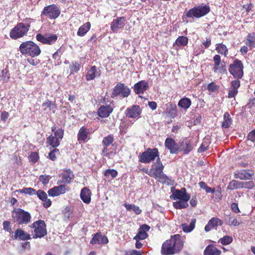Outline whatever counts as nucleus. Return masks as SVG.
Here are the masks:
<instances>
[{
	"label": "nucleus",
	"mask_w": 255,
	"mask_h": 255,
	"mask_svg": "<svg viewBox=\"0 0 255 255\" xmlns=\"http://www.w3.org/2000/svg\"><path fill=\"white\" fill-rule=\"evenodd\" d=\"M246 44L248 46L250 49L255 47V33H249L246 38Z\"/></svg>",
	"instance_id": "nucleus-35"
},
{
	"label": "nucleus",
	"mask_w": 255,
	"mask_h": 255,
	"mask_svg": "<svg viewBox=\"0 0 255 255\" xmlns=\"http://www.w3.org/2000/svg\"><path fill=\"white\" fill-rule=\"evenodd\" d=\"M126 18L124 16L117 17L114 19L110 24V28L114 33L118 32L120 30L124 28L125 25Z\"/></svg>",
	"instance_id": "nucleus-15"
},
{
	"label": "nucleus",
	"mask_w": 255,
	"mask_h": 255,
	"mask_svg": "<svg viewBox=\"0 0 255 255\" xmlns=\"http://www.w3.org/2000/svg\"><path fill=\"white\" fill-rule=\"evenodd\" d=\"M150 229V227L146 224H143L140 227L137 235L133 238L135 240L145 239L148 237L147 232Z\"/></svg>",
	"instance_id": "nucleus-25"
},
{
	"label": "nucleus",
	"mask_w": 255,
	"mask_h": 255,
	"mask_svg": "<svg viewBox=\"0 0 255 255\" xmlns=\"http://www.w3.org/2000/svg\"><path fill=\"white\" fill-rule=\"evenodd\" d=\"M3 225V229L8 232L9 233H11L12 232V229L11 226V223L9 221H4L2 224Z\"/></svg>",
	"instance_id": "nucleus-55"
},
{
	"label": "nucleus",
	"mask_w": 255,
	"mask_h": 255,
	"mask_svg": "<svg viewBox=\"0 0 255 255\" xmlns=\"http://www.w3.org/2000/svg\"><path fill=\"white\" fill-rule=\"evenodd\" d=\"M232 121L230 114L226 112L224 115V120L222 124L223 128H228L232 124Z\"/></svg>",
	"instance_id": "nucleus-39"
},
{
	"label": "nucleus",
	"mask_w": 255,
	"mask_h": 255,
	"mask_svg": "<svg viewBox=\"0 0 255 255\" xmlns=\"http://www.w3.org/2000/svg\"><path fill=\"white\" fill-rule=\"evenodd\" d=\"M241 86V82L239 79H236L233 80L231 83V88L238 90L239 88Z\"/></svg>",
	"instance_id": "nucleus-59"
},
{
	"label": "nucleus",
	"mask_w": 255,
	"mask_h": 255,
	"mask_svg": "<svg viewBox=\"0 0 255 255\" xmlns=\"http://www.w3.org/2000/svg\"><path fill=\"white\" fill-rule=\"evenodd\" d=\"M29 227L34 229V235L33 236V239L41 238L47 234L46 225L43 220H39L35 221Z\"/></svg>",
	"instance_id": "nucleus-9"
},
{
	"label": "nucleus",
	"mask_w": 255,
	"mask_h": 255,
	"mask_svg": "<svg viewBox=\"0 0 255 255\" xmlns=\"http://www.w3.org/2000/svg\"><path fill=\"white\" fill-rule=\"evenodd\" d=\"M196 220L193 219L191 220L189 225L184 223L182 224V227L183 231L185 233H189L191 232L195 228Z\"/></svg>",
	"instance_id": "nucleus-42"
},
{
	"label": "nucleus",
	"mask_w": 255,
	"mask_h": 255,
	"mask_svg": "<svg viewBox=\"0 0 255 255\" xmlns=\"http://www.w3.org/2000/svg\"><path fill=\"white\" fill-rule=\"evenodd\" d=\"M244 64L242 61L238 59L234 60L233 62L230 64L229 71L234 78L240 79L244 76Z\"/></svg>",
	"instance_id": "nucleus-8"
},
{
	"label": "nucleus",
	"mask_w": 255,
	"mask_h": 255,
	"mask_svg": "<svg viewBox=\"0 0 255 255\" xmlns=\"http://www.w3.org/2000/svg\"><path fill=\"white\" fill-rule=\"evenodd\" d=\"M113 111V108L110 105L101 106L98 109V115L102 118L108 117Z\"/></svg>",
	"instance_id": "nucleus-27"
},
{
	"label": "nucleus",
	"mask_w": 255,
	"mask_h": 255,
	"mask_svg": "<svg viewBox=\"0 0 255 255\" xmlns=\"http://www.w3.org/2000/svg\"><path fill=\"white\" fill-rule=\"evenodd\" d=\"M61 13L60 8L55 4L45 6L41 11V16H45L50 19H55Z\"/></svg>",
	"instance_id": "nucleus-11"
},
{
	"label": "nucleus",
	"mask_w": 255,
	"mask_h": 255,
	"mask_svg": "<svg viewBox=\"0 0 255 255\" xmlns=\"http://www.w3.org/2000/svg\"><path fill=\"white\" fill-rule=\"evenodd\" d=\"M229 221L231 224L234 226H238L242 223L241 221H239L236 218L234 217H230Z\"/></svg>",
	"instance_id": "nucleus-61"
},
{
	"label": "nucleus",
	"mask_w": 255,
	"mask_h": 255,
	"mask_svg": "<svg viewBox=\"0 0 255 255\" xmlns=\"http://www.w3.org/2000/svg\"><path fill=\"white\" fill-rule=\"evenodd\" d=\"M238 93V90L231 88V89L229 90L227 97L230 99L235 98V96L237 95Z\"/></svg>",
	"instance_id": "nucleus-62"
},
{
	"label": "nucleus",
	"mask_w": 255,
	"mask_h": 255,
	"mask_svg": "<svg viewBox=\"0 0 255 255\" xmlns=\"http://www.w3.org/2000/svg\"><path fill=\"white\" fill-rule=\"evenodd\" d=\"M160 157L158 148H147L144 152L140 153L139 161L141 163H148Z\"/></svg>",
	"instance_id": "nucleus-7"
},
{
	"label": "nucleus",
	"mask_w": 255,
	"mask_h": 255,
	"mask_svg": "<svg viewBox=\"0 0 255 255\" xmlns=\"http://www.w3.org/2000/svg\"><path fill=\"white\" fill-rule=\"evenodd\" d=\"M89 133L88 129L84 127H81L78 133L77 138L79 142H85L88 137Z\"/></svg>",
	"instance_id": "nucleus-33"
},
{
	"label": "nucleus",
	"mask_w": 255,
	"mask_h": 255,
	"mask_svg": "<svg viewBox=\"0 0 255 255\" xmlns=\"http://www.w3.org/2000/svg\"><path fill=\"white\" fill-rule=\"evenodd\" d=\"M91 194L90 190L85 187L81 191L80 198L84 203L88 204L91 201Z\"/></svg>",
	"instance_id": "nucleus-30"
},
{
	"label": "nucleus",
	"mask_w": 255,
	"mask_h": 255,
	"mask_svg": "<svg viewBox=\"0 0 255 255\" xmlns=\"http://www.w3.org/2000/svg\"><path fill=\"white\" fill-rule=\"evenodd\" d=\"M114 140V137L113 135L109 134L103 138L102 140L103 146H109L113 142Z\"/></svg>",
	"instance_id": "nucleus-46"
},
{
	"label": "nucleus",
	"mask_w": 255,
	"mask_h": 255,
	"mask_svg": "<svg viewBox=\"0 0 255 255\" xmlns=\"http://www.w3.org/2000/svg\"><path fill=\"white\" fill-rule=\"evenodd\" d=\"M39 156L37 152H32L29 156V160L30 162L35 163L39 159Z\"/></svg>",
	"instance_id": "nucleus-54"
},
{
	"label": "nucleus",
	"mask_w": 255,
	"mask_h": 255,
	"mask_svg": "<svg viewBox=\"0 0 255 255\" xmlns=\"http://www.w3.org/2000/svg\"><path fill=\"white\" fill-rule=\"evenodd\" d=\"M164 166L160 158L156 159V161L151 165L150 169L151 177L157 179L158 181L162 184L173 185V181L163 173Z\"/></svg>",
	"instance_id": "nucleus-2"
},
{
	"label": "nucleus",
	"mask_w": 255,
	"mask_h": 255,
	"mask_svg": "<svg viewBox=\"0 0 255 255\" xmlns=\"http://www.w3.org/2000/svg\"><path fill=\"white\" fill-rule=\"evenodd\" d=\"M233 242V238L229 236H225L220 239V242L223 245H227Z\"/></svg>",
	"instance_id": "nucleus-53"
},
{
	"label": "nucleus",
	"mask_w": 255,
	"mask_h": 255,
	"mask_svg": "<svg viewBox=\"0 0 255 255\" xmlns=\"http://www.w3.org/2000/svg\"><path fill=\"white\" fill-rule=\"evenodd\" d=\"M60 176L62 180L59 181L58 183H61L70 184L75 178V175L70 169H64L63 172L60 174Z\"/></svg>",
	"instance_id": "nucleus-20"
},
{
	"label": "nucleus",
	"mask_w": 255,
	"mask_h": 255,
	"mask_svg": "<svg viewBox=\"0 0 255 255\" xmlns=\"http://www.w3.org/2000/svg\"><path fill=\"white\" fill-rule=\"evenodd\" d=\"M191 100L186 97L181 99L178 103V106L185 110L188 109L191 106Z\"/></svg>",
	"instance_id": "nucleus-36"
},
{
	"label": "nucleus",
	"mask_w": 255,
	"mask_h": 255,
	"mask_svg": "<svg viewBox=\"0 0 255 255\" xmlns=\"http://www.w3.org/2000/svg\"><path fill=\"white\" fill-rule=\"evenodd\" d=\"M42 106L43 107H46L48 108V109L51 111L53 109H56V105L55 101H51L49 100H47L44 103L42 104Z\"/></svg>",
	"instance_id": "nucleus-48"
},
{
	"label": "nucleus",
	"mask_w": 255,
	"mask_h": 255,
	"mask_svg": "<svg viewBox=\"0 0 255 255\" xmlns=\"http://www.w3.org/2000/svg\"><path fill=\"white\" fill-rule=\"evenodd\" d=\"M183 242L179 234L171 236L162 245L161 254L162 255H172L178 253L182 249Z\"/></svg>",
	"instance_id": "nucleus-1"
},
{
	"label": "nucleus",
	"mask_w": 255,
	"mask_h": 255,
	"mask_svg": "<svg viewBox=\"0 0 255 255\" xmlns=\"http://www.w3.org/2000/svg\"><path fill=\"white\" fill-rule=\"evenodd\" d=\"M91 27V24L90 22H87L83 24L79 28L77 33V35L80 37L84 36L90 29Z\"/></svg>",
	"instance_id": "nucleus-34"
},
{
	"label": "nucleus",
	"mask_w": 255,
	"mask_h": 255,
	"mask_svg": "<svg viewBox=\"0 0 255 255\" xmlns=\"http://www.w3.org/2000/svg\"><path fill=\"white\" fill-rule=\"evenodd\" d=\"M80 64L76 61H72L69 66L71 73L78 72V71L80 70Z\"/></svg>",
	"instance_id": "nucleus-49"
},
{
	"label": "nucleus",
	"mask_w": 255,
	"mask_h": 255,
	"mask_svg": "<svg viewBox=\"0 0 255 255\" xmlns=\"http://www.w3.org/2000/svg\"><path fill=\"white\" fill-rule=\"evenodd\" d=\"M214 62L213 70L215 72H219L220 74H224L226 71V65L224 62H221V56L219 55H215L213 57Z\"/></svg>",
	"instance_id": "nucleus-17"
},
{
	"label": "nucleus",
	"mask_w": 255,
	"mask_h": 255,
	"mask_svg": "<svg viewBox=\"0 0 255 255\" xmlns=\"http://www.w3.org/2000/svg\"><path fill=\"white\" fill-rule=\"evenodd\" d=\"M59 150L57 148H54L48 154V157L52 161L56 159V153L59 152Z\"/></svg>",
	"instance_id": "nucleus-56"
},
{
	"label": "nucleus",
	"mask_w": 255,
	"mask_h": 255,
	"mask_svg": "<svg viewBox=\"0 0 255 255\" xmlns=\"http://www.w3.org/2000/svg\"><path fill=\"white\" fill-rule=\"evenodd\" d=\"M188 43V38L184 36H179L176 40L175 44L178 46H186Z\"/></svg>",
	"instance_id": "nucleus-44"
},
{
	"label": "nucleus",
	"mask_w": 255,
	"mask_h": 255,
	"mask_svg": "<svg viewBox=\"0 0 255 255\" xmlns=\"http://www.w3.org/2000/svg\"><path fill=\"white\" fill-rule=\"evenodd\" d=\"M30 21H34L31 18H26L25 22H19L9 32V36L12 39L16 40L27 35L31 26Z\"/></svg>",
	"instance_id": "nucleus-3"
},
{
	"label": "nucleus",
	"mask_w": 255,
	"mask_h": 255,
	"mask_svg": "<svg viewBox=\"0 0 255 255\" xmlns=\"http://www.w3.org/2000/svg\"><path fill=\"white\" fill-rule=\"evenodd\" d=\"M50 179L51 177L50 175H41L39 176V180L44 185L47 184L49 183Z\"/></svg>",
	"instance_id": "nucleus-58"
},
{
	"label": "nucleus",
	"mask_w": 255,
	"mask_h": 255,
	"mask_svg": "<svg viewBox=\"0 0 255 255\" xmlns=\"http://www.w3.org/2000/svg\"><path fill=\"white\" fill-rule=\"evenodd\" d=\"M38 197L42 201L44 199H46V198L47 197V194L43 190H38L36 192Z\"/></svg>",
	"instance_id": "nucleus-60"
},
{
	"label": "nucleus",
	"mask_w": 255,
	"mask_h": 255,
	"mask_svg": "<svg viewBox=\"0 0 255 255\" xmlns=\"http://www.w3.org/2000/svg\"><path fill=\"white\" fill-rule=\"evenodd\" d=\"M231 209L235 213H238L240 212L238 207V204L237 203H233L231 204Z\"/></svg>",
	"instance_id": "nucleus-64"
},
{
	"label": "nucleus",
	"mask_w": 255,
	"mask_h": 255,
	"mask_svg": "<svg viewBox=\"0 0 255 255\" xmlns=\"http://www.w3.org/2000/svg\"><path fill=\"white\" fill-rule=\"evenodd\" d=\"M219 89V86L214 82L209 83L207 86V89L210 93L217 92Z\"/></svg>",
	"instance_id": "nucleus-51"
},
{
	"label": "nucleus",
	"mask_w": 255,
	"mask_h": 255,
	"mask_svg": "<svg viewBox=\"0 0 255 255\" xmlns=\"http://www.w3.org/2000/svg\"><path fill=\"white\" fill-rule=\"evenodd\" d=\"M101 71L100 68L96 66H92L87 71L85 75V79L87 81L93 80L96 77H99L101 75Z\"/></svg>",
	"instance_id": "nucleus-21"
},
{
	"label": "nucleus",
	"mask_w": 255,
	"mask_h": 255,
	"mask_svg": "<svg viewBox=\"0 0 255 255\" xmlns=\"http://www.w3.org/2000/svg\"><path fill=\"white\" fill-rule=\"evenodd\" d=\"M36 40L44 44L52 45L54 44L58 39V36L55 34L47 33L43 35L38 33L36 35Z\"/></svg>",
	"instance_id": "nucleus-13"
},
{
	"label": "nucleus",
	"mask_w": 255,
	"mask_h": 255,
	"mask_svg": "<svg viewBox=\"0 0 255 255\" xmlns=\"http://www.w3.org/2000/svg\"><path fill=\"white\" fill-rule=\"evenodd\" d=\"M131 90L124 83L119 82L114 87L111 94V97L114 98L121 96L123 98H127L130 94Z\"/></svg>",
	"instance_id": "nucleus-10"
},
{
	"label": "nucleus",
	"mask_w": 255,
	"mask_h": 255,
	"mask_svg": "<svg viewBox=\"0 0 255 255\" xmlns=\"http://www.w3.org/2000/svg\"><path fill=\"white\" fill-rule=\"evenodd\" d=\"M216 50L219 54L223 55L226 57L228 54V49L223 43H218L216 45Z\"/></svg>",
	"instance_id": "nucleus-38"
},
{
	"label": "nucleus",
	"mask_w": 255,
	"mask_h": 255,
	"mask_svg": "<svg viewBox=\"0 0 255 255\" xmlns=\"http://www.w3.org/2000/svg\"><path fill=\"white\" fill-rule=\"evenodd\" d=\"M190 197V194L187 193L186 189L185 188H182L181 189H175L170 196V198L174 200L178 199L189 201Z\"/></svg>",
	"instance_id": "nucleus-16"
},
{
	"label": "nucleus",
	"mask_w": 255,
	"mask_h": 255,
	"mask_svg": "<svg viewBox=\"0 0 255 255\" xmlns=\"http://www.w3.org/2000/svg\"><path fill=\"white\" fill-rule=\"evenodd\" d=\"M248 140L252 142H255V129L251 130L248 134L247 137Z\"/></svg>",
	"instance_id": "nucleus-63"
},
{
	"label": "nucleus",
	"mask_w": 255,
	"mask_h": 255,
	"mask_svg": "<svg viewBox=\"0 0 255 255\" xmlns=\"http://www.w3.org/2000/svg\"><path fill=\"white\" fill-rule=\"evenodd\" d=\"M221 251L213 245H208L204 251V255H220Z\"/></svg>",
	"instance_id": "nucleus-32"
},
{
	"label": "nucleus",
	"mask_w": 255,
	"mask_h": 255,
	"mask_svg": "<svg viewBox=\"0 0 255 255\" xmlns=\"http://www.w3.org/2000/svg\"><path fill=\"white\" fill-rule=\"evenodd\" d=\"M177 112L176 105L169 103L166 105V108L164 113L168 117L173 119L177 116Z\"/></svg>",
	"instance_id": "nucleus-26"
},
{
	"label": "nucleus",
	"mask_w": 255,
	"mask_h": 255,
	"mask_svg": "<svg viewBox=\"0 0 255 255\" xmlns=\"http://www.w3.org/2000/svg\"><path fill=\"white\" fill-rule=\"evenodd\" d=\"M195 146L192 137H184L179 141V152L188 154L194 149Z\"/></svg>",
	"instance_id": "nucleus-12"
},
{
	"label": "nucleus",
	"mask_w": 255,
	"mask_h": 255,
	"mask_svg": "<svg viewBox=\"0 0 255 255\" xmlns=\"http://www.w3.org/2000/svg\"><path fill=\"white\" fill-rule=\"evenodd\" d=\"M188 201L180 200L173 202V206L176 209H182L188 207Z\"/></svg>",
	"instance_id": "nucleus-40"
},
{
	"label": "nucleus",
	"mask_w": 255,
	"mask_h": 255,
	"mask_svg": "<svg viewBox=\"0 0 255 255\" xmlns=\"http://www.w3.org/2000/svg\"><path fill=\"white\" fill-rule=\"evenodd\" d=\"M19 50L22 55H27L32 57L38 56L41 52L39 46L30 40L22 42L19 46Z\"/></svg>",
	"instance_id": "nucleus-4"
},
{
	"label": "nucleus",
	"mask_w": 255,
	"mask_h": 255,
	"mask_svg": "<svg viewBox=\"0 0 255 255\" xmlns=\"http://www.w3.org/2000/svg\"><path fill=\"white\" fill-rule=\"evenodd\" d=\"M210 11V7L208 5L194 6L183 15L182 19L184 21H186L185 19L187 18L195 17L199 18L207 14ZM186 21L187 22V20Z\"/></svg>",
	"instance_id": "nucleus-6"
},
{
	"label": "nucleus",
	"mask_w": 255,
	"mask_h": 255,
	"mask_svg": "<svg viewBox=\"0 0 255 255\" xmlns=\"http://www.w3.org/2000/svg\"><path fill=\"white\" fill-rule=\"evenodd\" d=\"M67 190L66 185H60L50 189L48 194L50 196L55 197L65 193Z\"/></svg>",
	"instance_id": "nucleus-23"
},
{
	"label": "nucleus",
	"mask_w": 255,
	"mask_h": 255,
	"mask_svg": "<svg viewBox=\"0 0 255 255\" xmlns=\"http://www.w3.org/2000/svg\"><path fill=\"white\" fill-rule=\"evenodd\" d=\"M254 172L252 170H238L234 173V177L241 180H250L254 176Z\"/></svg>",
	"instance_id": "nucleus-18"
},
{
	"label": "nucleus",
	"mask_w": 255,
	"mask_h": 255,
	"mask_svg": "<svg viewBox=\"0 0 255 255\" xmlns=\"http://www.w3.org/2000/svg\"><path fill=\"white\" fill-rule=\"evenodd\" d=\"M16 192L21 193H24L29 195H33L36 194V190L32 188H24L22 189H19L16 190Z\"/></svg>",
	"instance_id": "nucleus-47"
},
{
	"label": "nucleus",
	"mask_w": 255,
	"mask_h": 255,
	"mask_svg": "<svg viewBox=\"0 0 255 255\" xmlns=\"http://www.w3.org/2000/svg\"><path fill=\"white\" fill-rule=\"evenodd\" d=\"M11 238L13 240H19L21 241H26L31 239L30 235L20 229L16 230L14 235Z\"/></svg>",
	"instance_id": "nucleus-28"
},
{
	"label": "nucleus",
	"mask_w": 255,
	"mask_h": 255,
	"mask_svg": "<svg viewBox=\"0 0 255 255\" xmlns=\"http://www.w3.org/2000/svg\"><path fill=\"white\" fill-rule=\"evenodd\" d=\"M148 88V84L145 80H141L135 83L133 86V91L135 94H142Z\"/></svg>",
	"instance_id": "nucleus-22"
},
{
	"label": "nucleus",
	"mask_w": 255,
	"mask_h": 255,
	"mask_svg": "<svg viewBox=\"0 0 255 255\" xmlns=\"http://www.w3.org/2000/svg\"><path fill=\"white\" fill-rule=\"evenodd\" d=\"M51 131L54 132L53 134L60 141L63 139L64 134V130L62 128H56L55 125L51 127Z\"/></svg>",
	"instance_id": "nucleus-37"
},
{
	"label": "nucleus",
	"mask_w": 255,
	"mask_h": 255,
	"mask_svg": "<svg viewBox=\"0 0 255 255\" xmlns=\"http://www.w3.org/2000/svg\"><path fill=\"white\" fill-rule=\"evenodd\" d=\"M209 144L210 142L208 139L204 138L202 144L198 149V152H203L207 150L208 149Z\"/></svg>",
	"instance_id": "nucleus-45"
},
{
	"label": "nucleus",
	"mask_w": 255,
	"mask_h": 255,
	"mask_svg": "<svg viewBox=\"0 0 255 255\" xmlns=\"http://www.w3.org/2000/svg\"><path fill=\"white\" fill-rule=\"evenodd\" d=\"M242 185L243 182H240L237 180H233L229 183V184L228 185L227 188L229 190L242 189Z\"/></svg>",
	"instance_id": "nucleus-41"
},
{
	"label": "nucleus",
	"mask_w": 255,
	"mask_h": 255,
	"mask_svg": "<svg viewBox=\"0 0 255 255\" xmlns=\"http://www.w3.org/2000/svg\"><path fill=\"white\" fill-rule=\"evenodd\" d=\"M109 240L106 236H102L101 233H97L94 234L93 237L90 241L91 244H106Z\"/></svg>",
	"instance_id": "nucleus-29"
},
{
	"label": "nucleus",
	"mask_w": 255,
	"mask_h": 255,
	"mask_svg": "<svg viewBox=\"0 0 255 255\" xmlns=\"http://www.w3.org/2000/svg\"><path fill=\"white\" fill-rule=\"evenodd\" d=\"M60 141L56 136L51 134L46 138V146H51L53 148H56L60 145Z\"/></svg>",
	"instance_id": "nucleus-31"
},
{
	"label": "nucleus",
	"mask_w": 255,
	"mask_h": 255,
	"mask_svg": "<svg viewBox=\"0 0 255 255\" xmlns=\"http://www.w3.org/2000/svg\"><path fill=\"white\" fill-rule=\"evenodd\" d=\"M164 145L171 154H177L179 152V143H176L173 138L167 137L165 139Z\"/></svg>",
	"instance_id": "nucleus-19"
},
{
	"label": "nucleus",
	"mask_w": 255,
	"mask_h": 255,
	"mask_svg": "<svg viewBox=\"0 0 255 255\" xmlns=\"http://www.w3.org/2000/svg\"><path fill=\"white\" fill-rule=\"evenodd\" d=\"M27 62L32 66H36L40 63V60L34 57H31L27 59Z\"/></svg>",
	"instance_id": "nucleus-57"
},
{
	"label": "nucleus",
	"mask_w": 255,
	"mask_h": 255,
	"mask_svg": "<svg viewBox=\"0 0 255 255\" xmlns=\"http://www.w3.org/2000/svg\"><path fill=\"white\" fill-rule=\"evenodd\" d=\"M223 221L218 218L213 217L208 222V224L205 227V231L206 232H209L212 229L215 228L218 226H221L223 225Z\"/></svg>",
	"instance_id": "nucleus-24"
},
{
	"label": "nucleus",
	"mask_w": 255,
	"mask_h": 255,
	"mask_svg": "<svg viewBox=\"0 0 255 255\" xmlns=\"http://www.w3.org/2000/svg\"><path fill=\"white\" fill-rule=\"evenodd\" d=\"M11 217L14 223L17 225H27L30 223V214L21 208H14L11 212Z\"/></svg>",
	"instance_id": "nucleus-5"
},
{
	"label": "nucleus",
	"mask_w": 255,
	"mask_h": 255,
	"mask_svg": "<svg viewBox=\"0 0 255 255\" xmlns=\"http://www.w3.org/2000/svg\"><path fill=\"white\" fill-rule=\"evenodd\" d=\"M118 174V171L114 169H108L105 171L104 175L106 177H108L109 175H111L112 179H114L117 176Z\"/></svg>",
	"instance_id": "nucleus-52"
},
{
	"label": "nucleus",
	"mask_w": 255,
	"mask_h": 255,
	"mask_svg": "<svg viewBox=\"0 0 255 255\" xmlns=\"http://www.w3.org/2000/svg\"><path fill=\"white\" fill-rule=\"evenodd\" d=\"M0 77L4 83H6L9 80L10 73L7 67L1 71V73H0Z\"/></svg>",
	"instance_id": "nucleus-43"
},
{
	"label": "nucleus",
	"mask_w": 255,
	"mask_h": 255,
	"mask_svg": "<svg viewBox=\"0 0 255 255\" xmlns=\"http://www.w3.org/2000/svg\"><path fill=\"white\" fill-rule=\"evenodd\" d=\"M125 114L128 118L138 120L141 117V110L139 106L134 105L128 107L125 111Z\"/></svg>",
	"instance_id": "nucleus-14"
},
{
	"label": "nucleus",
	"mask_w": 255,
	"mask_h": 255,
	"mask_svg": "<svg viewBox=\"0 0 255 255\" xmlns=\"http://www.w3.org/2000/svg\"><path fill=\"white\" fill-rule=\"evenodd\" d=\"M242 186L243 188L253 189L255 187V179L254 180L243 182Z\"/></svg>",
	"instance_id": "nucleus-50"
}]
</instances>
